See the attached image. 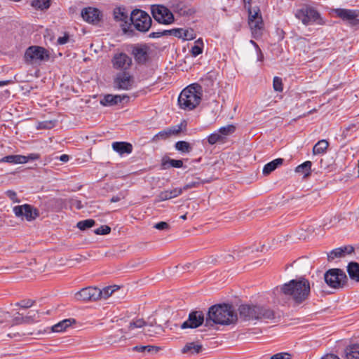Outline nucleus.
<instances>
[{"label": "nucleus", "mask_w": 359, "mask_h": 359, "mask_svg": "<svg viewBox=\"0 0 359 359\" xmlns=\"http://www.w3.org/2000/svg\"><path fill=\"white\" fill-rule=\"evenodd\" d=\"M280 291L283 294L289 297L295 304L299 305L309 299L311 285L309 280L300 277L283 284L280 287Z\"/></svg>", "instance_id": "f257e3e1"}, {"label": "nucleus", "mask_w": 359, "mask_h": 359, "mask_svg": "<svg viewBox=\"0 0 359 359\" xmlns=\"http://www.w3.org/2000/svg\"><path fill=\"white\" fill-rule=\"evenodd\" d=\"M236 320L237 314L231 305L217 304L210 307L205 326L212 327L214 324L230 325Z\"/></svg>", "instance_id": "f03ea898"}, {"label": "nucleus", "mask_w": 359, "mask_h": 359, "mask_svg": "<svg viewBox=\"0 0 359 359\" xmlns=\"http://www.w3.org/2000/svg\"><path fill=\"white\" fill-rule=\"evenodd\" d=\"M201 97V86L192 84L182 90L178 97V104L182 109L193 110L200 104Z\"/></svg>", "instance_id": "7ed1b4c3"}, {"label": "nucleus", "mask_w": 359, "mask_h": 359, "mask_svg": "<svg viewBox=\"0 0 359 359\" xmlns=\"http://www.w3.org/2000/svg\"><path fill=\"white\" fill-rule=\"evenodd\" d=\"M238 311L241 318L244 320L274 318L273 311L262 306L242 304L239 306Z\"/></svg>", "instance_id": "20e7f679"}, {"label": "nucleus", "mask_w": 359, "mask_h": 359, "mask_svg": "<svg viewBox=\"0 0 359 359\" xmlns=\"http://www.w3.org/2000/svg\"><path fill=\"white\" fill-rule=\"evenodd\" d=\"M295 17L305 26L324 25L325 20L321 16L320 12L309 4H304L295 13Z\"/></svg>", "instance_id": "39448f33"}, {"label": "nucleus", "mask_w": 359, "mask_h": 359, "mask_svg": "<svg viewBox=\"0 0 359 359\" xmlns=\"http://www.w3.org/2000/svg\"><path fill=\"white\" fill-rule=\"evenodd\" d=\"M50 59V53L45 48L39 46L28 47L24 55L25 62L28 65L40 64Z\"/></svg>", "instance_id": "423d86ee"}, {"label": "nucleus", "mask_w": 359, "mask_h": 359, "mask_svg": "<svg viewBox=\"0 0 359 359\" xmlns=\"http://www.w3.org/2000/svg\"><path fill=\"white\" fill-rule=\"evenodd\" d=\"M130 20L134 27L141 32H147L152 23V20L149 15L140 9H135L132 11Z\"/></svg>", "instance_id": "0eeeda50"}, {"label": "nucleus", "mask_w": 359, "mask_h": 359, "mask_svg": "<svg viewBox=\"0 0 359 359\" xmlns=\"http://www.w3.org/2000/svg\"><path fill=\"white\" fill-rule=\"evenodd\" d=\"M324 279L328 286L334 289L344 287L347 282L346 273L339 269H331L326 271Z\"/></svg>", "instance_id": "6e6552de"}, {"label": "nucleus", "mask_w": 359, "mask_h": 359, "mask_svg": "<svg viewBox=\"0 0 359 359\" xmlns=\"http://www.w3.org/2000/svg\"><path fill=\"white\" fill-rule=\"evenodd\" d=\"M151 14L154 20L161 24L170 25L175 20L172 13L163 5L152 6Z\"/></svg>", "instance_id": "1a4fd4ad"}, {"label": "nucleus", "mask_w": 359, "mask_h": 359, "mask_svg": "<svg viewBox=\"0 0 359 359\" xmlns=\"http://www.w3.org/2000/svg\"><path fill=\"white\" fill-rule=\"evenodd\" d=\"M334 13L337 17L351 27L357 26L359 24V10L337 8Z\"/></svg>", "instance_id": "9d476101"}, {"label": "nucleus", "mask_w": 359, "mask_h": 359, "mask_svg": "<svg viewBox=\"0 0 359 359\" xmlns=\"http://www.w3.org/2000/svg\"><path fill=\"white\" fill-rule=\"evenodd\" d=\"M100 289L95 287H88L81 289L75 294V299L82 302H93L100 299Z\"/></svg>", "instance_id": "9b49d317"}, {"label": "nucleus", "mask_w": 359, "mask_h": 359, "mask_svg": "<svg viewBox=\"0 0 359 359\" xmlns=\"http://www.w3.org/2000/svg\"><path fill=\"white\" fill-rule=\"evenodd\" d=\"M133 83V77L128 72L118 73L114 79V86L118 90H128L132 88Z\"/></svg>", "instance_id": "f8f14e48"}, {"label": "nucleus", "mask_w": 359, "mask_h": 359, "mask_svg": "<svg viewBox=\"0 0 359 359\" xmlns=\"http://www.w3.org/2000/svg\"><path fill=\"white\" fill-rule=\"evenodd\" d=\"M13 212L17 217H25L27 221L34 220L39 216V210L29 204L15 206Z\"/></svg>", "instance_id": "ddd939ff"}, {"label": "nucleus", "mask_w": 359, "mask_h": 359, "mask_svg": "<svg viewBox=\"0 0 359 359\" xmlns=\"http://www.w3.org/2000/svg\"><path fill=\"white\" fill-rule=\"evenodd\" d=\"M205 320V316L201 311H192L189 313L188 319L180 326L181 329H194L201 326Z\"/></svg>", "instance_id": "4468645a"}, {"label": "nucleus", "mask_w": 359, "mask_h": 359, "mask_svg": "<svg viewBox=\"0 0 359 359\" xmlns=\"http://www.w3.org/2000/svg\"><path fill=\"white\" fill-rule=\"evenodd\" d=\"M111 64L114 69L127 72L132 65V58L125 53H118L113 56Z\"/></svg>", "instance_id": "2eb2a0df"}, {"label": "nucleus", "mask_w": 359, "mask_h": 359, "mask_svg": "<svg viewBox=\"0 0 359 359\" xmlns=\"http://www.w3.org/2000/svg\"><path fill=\"white\" fill-rule=\"evenodd\" d=\"M81 16L87 22L95 25L101 21L102 14L101 11L96 8L88 7L82 10Z\"/></svg>", "instance_id": "dca6fc26"}, {"label": "nucleus", "mask_w": 359, "mask_h": 359, "mask_svg": "<svg viewBox=\"0 0 359 359\" xmlns=\"http://www.w3.org/2000/svg\"><path fill=\"white\" fill-rule=\"evenodd\" d=\"M132 55L137 64H145L149 58V48L146 45L135 46L132 49Z\"/></svg>", "instance_id": "f3484780"}, {"label": "nucleus", "mask_w": 359, "mask_h": 359, "mask_svg": "<svg viewBox=\"0 0 359 359\" xmlns=\"http://www.w3.org/2000/svg\"><path fill=\"white\" fill-rule=\"evenodd\" d=\"M183 192V189L180 188H174L172 189H167L161 191L156 198V202L164 201L166 200L172 199L180 196Z\"/></svg>", "instance_id": "a211bd4d"}, {"label": "nucleus", "mask_w": 359, "mask_h": 359, "mask_svg": "<svg viewBox=\"0 0 359 359\" xmlns=\"http://www.w3.org/2000/svg\"><path fill=\"white\" fill-rule=\"evenodd\" d=\"M248 25L254 38H257L262 35V31L264 29V22L262 17L258 18V19L255 21L249 22Z\"/></svg>", "instance_id": "6ab92c4d"}, {"label": "nucleus", "mask_w": 359, "mask_h": 359, "mask_svg": "<svg viewBox=\"0 0 359 359\" xmlns=\"http://www.w3.org/2000/svg\"><path fill=\"white\" fill-rule=\"evenodd\" d=\"M113 149L120 155L129 154L133 151V146L126 142H114L112 143Z\"/></svg>", "instance_id": "aec40b11"}, {"label": "nucleus", "mask_w": 359, "mask_h": 359, "mask_svg": "<svg viewBox=\"0 0 359 359\" xmlns=\"http://www.w3.org/2000/svg\"><path fill=\"white\" fill-rule=\"evenodd\" d=\"M202 345L196 344L194 342L187 343L182 349V352L183 353L188 354L189 355H192L194 354H198L202 351Z\"/></svg>", "instance_id": "412c9836"}, {"label": "nucleus", "mask_w": 359, "mask_h": 359, "mask_svg": "<svg viewBox=\"0 0 359 359\" xmlns=\"http://www.w3.org/2000/svg\"><path fill=\"white\" fill-rule=\"evenodd\" d=\"M76 323L74 318L65 319L52 327V330L54 332H60L65 331L67 327L71 326L73 323Z\"/></svg>", "instance_id": "4be33fe9"}, {"label": "nucleus", "mask_w": 359, "mask_h": 359, "mask_svg": "<svg viewBox=\"0 0 359 359\" xmlns=\"http://www.w3.org/2000/svg\"><path fill=\"white\" fill-rule=\"evenodd\" d=\"M346 359H359V344L348 346L345 349Z\"/></svg>", "instance_id": "5701e85b"}, {"label": "nucleus", "mask_w": 359, "mask_h": 359, "mask_svg": "<svg viewBox=\"0 0 359 359\" xmlns=\"http://www.w3.org/2000/svg\"><path fill=\"white\" fill-rule=\"evenodd\" d=\"M114 18L117 22H121L126 24L128 22V13L125 11L124 8L116 7L113 11Z\"/></svg>", "instance_id": "b1692460"}, {"label": "nucleus", "mask_w": 359, "mask_h": 359, "mask_svg": "<svg viewBox=\"0 0 359 359\" xmlns=\"http://www.w3.org/2000/svg\"><path fill=\"white\" fill-rule=\"evenodd\" d=\"M154 324H156L155 320L148 323L145 322L142 318H137L130 322L128 325V330H134L135 328H141L144 326L154 327Z\"/></svg>", "instance_id": "393cba45"}, {"label": "nucleus", "mask_w": 359, "mask_h": 359, "mask_svg": "<svg viewBox=\"0 0 359 359\" xmlns=\"http://www.w3.org/2000/svg\"><path fill=\"white\" fill-rule=\"evenodd\" d=\"M283 159L278 158L268 163H266L263 168V174L266 175L275 170L279 165H282Z\"/></svg>", "instance_id": "a878e982"}, {"label": "nucleus", "mask_w": 359, "mask_h": 359, "mask_svg": "<svg viewBox=\"0 0 359 359\" xmlns=\"http://www.w3.org/2000/svg\"><path fill=\"white\" fill-rule=\"evenodd\" d=\"M161 166L163 169H168L170 167L180 168L183 166V161L182 160L163 158L162 159Z\"/></svg>", "instance_id": "bb28decb"}, {"label": "nucleus", "mask_w": 359, "mask_h": 359, "mask_svg": "<svg viewBox=\"0 0 359 359\" xmlns=\"http://www.w3.org/2000/svg\"><path fill=\"white\" fill-rule=\"evenodd\" d=\"M347 272L352 280L359 282V264L350 262L347 266Z\"/></svg>", "instance_id": "cd10ccee"}, {"label": "nucleus", "mask_w": 359, "mask_h": 359, "mask_svg": "<svg viewBox=\"0 0 359 359\" xmlns=\"http://www.w3.org/2000/svg\"><path fill=\"white\" fill-rule=\"evenodd\" d=\"M1 162L9 163L13 164L25 163L26 160L22 155H8L3 157Z\"/></svg>", "instance_id": "c85d7f7f"}, {"label": "nucleus", "mask_w": 359, "mask_h": 359, "mask_svg": "<svg viewBox=\"0 0 359 359\" xmlns=\"http://www.w3.org/2000/svg\"><path fill=\"white\" fill-rule=\"evenodd\" d=\"M329 146V142L326 140H321L318 141L313 148V154H324Z\"/></svg>", "instance_id": "c756f323"}, {"label": "nucleus", "mask_w": 359, "mask_h": 359, "mask_svg": "<svg viewBox=\"0 0 359 359\" xmlns=\"http://www.w3.org/2000/svg\"><path fill=\"white\" fill-rule=\"evenodd\" d=\"M245 9H247L248 13V22L255 21L258 19L259 17H262L260 13V9L258 6L252 9V5L244 6Z\"/></svg>", "instance_id": "7c9ffc66"}, {"label": "nucleus", "mask_w": 359, "mask_h": 359, "mask_svg": "<svg viewBox=\"0 0 359 359\" xmlns=\"http://www.w3.org/2000/svg\"><path fill=\"white\" fill-rule=\"evenodd\" d=\"M172 11L180 15H187L189 14L187 8L182 1H177L172 4Z\"/></svg>", "instance_id": "2f4dec72"}, {"label": "nucleus", "mask_w": 359, "mask_h": 359, "mask_svg": "<svg viewBox=\"0 0 359 359\" xmlns=\"http://www.w3.org/2000/svg\"><path fill=\"white\" fill-rule=\"evenodd\" d=\"M312 163L309 161H305L304 163H302L301 165H298L295 171L298 173H301L304 175L305 177H307L311 173V168Z\"/></svg>", "instance_id": "473e14b6"}, {"label": "nucleus", "mask_w": 359, "mask_h": 359, "mask_svg": "<svg viewBox=\"0 0 359 359\" xmlns=\"http://www.w3.org/2000/svg\"><path fill=\"white\" fill-rule=\"evenodd\" d=\"M175 149L182 153H189L192 150L191 144L186 141H178L175 144Z\"/></svg>", "instance_id": "72a5a7b5"}, {"label": "nucleus", "mask_w": 359, "mask_h": 359, "mask_svg": "<svg viewBox=\"0 0 359 359\" xmlns=\"http://www.w3.org/2000/svg\"><path fill=\"white\" fill-rule=\"evenodd\" d=\"M120 287L117 285L114 286H108L102 290H100V299H107L110 297L116 290H118Z\"/></svg>", "instance_id": "f704fd0d"}, {"label": "nucleus", "mask_w": 359, "mask_h": 359, "mask_svg": "<svg viewBox=\"0 0 359 359\" xmlns=\"http://www.w3.org/2000/svg\"><path fill=\"white\" fill-rule=\"evenodd\" d=\"M133 350L135 351L140 352V353H151L153 351H155L157 353L159 351V347L155 346H135L133 348Z\"/></svg>", "instance_id": "c9c22d12"}, {"label": "nucleus", "mask_w": 359, "mask_h": 359, "mask_svg": "<svg viewBox=\"0 0 359 359\" xmlns=\"http://www.w3.org/2000/svg\"><path fill=\"white\" fill-rule=\"evenodd\" d=\"M32 6L36 9L44 10L48 8L50 4L49 0H33Z\"/></svg>", "instance_id": "e433bc0d"}, {"label": "nucleus", "mask_w": 359, "mask_h": 359, "mask_svg": "<svg viewBox=\"0 0 359 359\" xmlns=\"http://www.w3.org/2000/svg\"><path fill=\"white\" fill-rule=\"evenodd\" d=\"M236 130V127L233 125H227L226 126L221 127L218 130V133L224 137V140L228 135H231Z\"/></svg>", "instance_id": "4c0bfd02"}, {"label": "nucleus", "mask_w": 359, "mask_h": 359, "mask_svg": "<svg viewBox=\"0 0 359 359\" xmlns=\"http://www.w3.org/2000/svg\"><path fill=\"white\" fill-rule=\"evenodd\" d=\"M95 224V220L92 219H85V220H82V221H80L77 223L76 224V226L80 229V230H86L87 229H89L92 226H93Z\"/></svg>", "instance_id": "58836bf2"}, {"label": "nucleus", "mask_w": 359, "mask_h": 359, "mask_svg": "<svg viewBox=\"0 0 359 359\" xmlns=\"http://www.w3.org/2000/svg\"><path fill=\"white\" fill-rule=\"evenodd\" d=\"M184 124V126L186 127V121H183L179 125H176V126H172L169 128H167L168 130V133H169V135L170 137L171 135H179L182 130V126Z\"/></svg>", "instance_id": "ea45409f"}, {"label": "nucleus", "mask_w": 359, "mask_h": 359, "mask_svg": "<svg viewBox=\"0 0 359 359\" xmlns=\"http://www.w3.org/2000/svg\"><path fill=\"white\" fill-rule=\"evenodd\" d=\"M224 137L220 135L218 131L210 134L208 137V142L210 144L212 145L219 142H223Z\"/></svg>", "instance_id": "a19ab883"}, {"label": "nucleus", "mask_w": 359, "mask_h": 359, "mask_svg": "<svg viewBox=\"0 0 359 359\" xmlns=\"http://www.w3.org/2000/svg\"><path fill=\"white\" fill-rule=\"evenodd\" d=\"M100 104L103 106H113L116 104L114 99V95L107 94L100 100Z\"/></svg>", "instance_id": "79ce46f5"}, {"label": "nucleus", "mask_w": 359, "mask_h": 359, "mask_svg": "<svg viewBox=\"0 0 359 359\" xmlns=\"http://www.w3.org/2000/svg\"><path fill=\"white\" fill-rule=\"evenodd\" d=\"M342 249L340 248L332 250L330 253L327 254V259L329 261L334 260L336 258L344 257L341 252Z\"/></svg>", "instance_id": "37998d69"}, {"label": "nucleus", "mask_w": 359, "mask_h": 359, "mask_svg": "<svg viewBox=\"0 0 359 359\" xmlns=\"http://www.w3.org/2000/svg\"><path fill=\"white\" fill-rule=\"evenodd\" d=\"M203 183V182H202L199 178H197L196 180H195L194 181L187 183L182 188H180V189H183V191H187L189 189L198 187Z\"/></svg>", "instance_id": "c03bdc74"}, {"label": "nucleus", "mask_w": 359, "mask_h": 359, "mask_svg": "<svg viewBox=\"0 0 359 359\" xmlns=\"http://www.w3.org/2000/svg\"><path fill=\"white\" fill-rule=\"evenodd\" d=\"M196 43H201V46H198V45H194L192 48H191V53L192 54L193 56H198V55L201 54L202 52H203V41L201 39H198L196 41Z\"/></svg>", "instance_id": "a18cd8bd"}, {"label": "nucleus", "mask_w": 359, "mask_h": 359, "mask_svg": "<svg viewBox=\"0 0 359 359\" xmlns=\"http://www.w3.org/2000/svg\"><path fill=\"white\" fill-rule=\"evenodd\" d=\"M273 88L275 91L282 92L283 90L282 79L278 76H275L273 81Z\"/></svg>", "instance_id": "49530a36"}, {"label": "nucleus", "mask_w": 359, "mask_h": 359, "mask_svg": "<svg viewBox=\"0 0 359 359\" xmlns=\"http://www.w3.org/2000/svg\"><path fill=\"white\" fill-rule=\"evenodd\" d=\"M38 318L37 311H30L28 314L24 317L25 323H32L36 321Z\"/></svg>", "instance_id": "de8ad7c7"}, {"label": "nucleus", "mask_w": 359, "mask_h": 359, "mask_svg": "<svg viewBox=\"0 0 359 359\" xmlns=\"http://www.w3.org/2000/svg\"><path fill=\"white\" fill-rule=\"evenodd\" d=\"M111 232V228L107 225H102L99 228L94 230V233L97 235H107Z\"/></svg>", "instance_id": "09e8293b"}, {"label": "nucleus", "mask_w": 359, "mask_h": 359, "mask_svg": "<svg viewBox=\"0 0 359 359\" xmlns=\"http://www.w3.org/2000/svg\"><path fill=\"white\" fill-rule=\"evenodd\" d=\"M196 38V34L193 29H184L182 39L183 40H193Z\"/></svg>", "instance_id": "8fccbe9b"}, {"label": "nucleus", "mask_w": 359, "mask_h": 359, "mask_svg": "<svg viewBox=\"0 0 359 359\" xmlns=\"http://www.w3.org/2000/svg\"><path fill=\"white\" fill-rule=\"evenodd\" d=\"M292 355L287 352H281L276 353L270 357L269 359H291Z\"/></svg>", "instance_id": "3c124183"}, {"label": "nucleus", "mask_w": 359, "mask_h": 359, "mask_svg": "<svg viewBox=\"0 0 359 359\" xmlns=\"http://www.w3.org/2000/svg\"><path fill=\"white\" fill-rule=\"evenodd\" d=\"M34 302H35V301L32 300V299H23V300L20 301V302H18L16 304V305L19 306L23 309H28V308H30L31 306H32L34 305Z\"/></svg>", "instance_id": "603ef678"}, {"label": "nucleus", "mask_w": 359, "mask_h": 359, "mask_svg": "<svg viewBox=\"0 0 359 359\" xmlns=\"http://www.w3.org/2000/svg\"><path fill=\"white\" fill-rule=\"evenodd\" d=\"M163 331V329L161 325H156L155 327H154V330H150V329H148L146 332H147V334L149 335V336H153L154 334H160Z\"/></svg>", "instance_id": "864d4df0"}, {"label": "nucleus", "mask_w": 359, "mask_h": 359, "mask_svg": "<svg viewBox=\"0 0 359 359\" xmlns=\"http://www.w3.org/2000/svg\"><path fill=\"white\" fill-rule=\"evenodd\" d=\"M358 128V126L355 123H351L344 128L342 133V135L344 138H346L349 135V131L351 130H356Z\"/></svg>", "instance_id": "5fc2aeb1"}, {"label": "nucleus", "mask_w": 359, "mask_h": 359, "mask_svg": "<svg viewBox=\"0 0 359 359\" xmlns=\"http://www.w3.org/2000/svg\"><path fill=\"white\" fill-rule=\"evenodd\" d=\"M170 137L168 129L160 131L154 136V139L165 140Z\"/></svg>", "instance_id": "6e6d98bb"}, {"label": "nucleus", "mask_w": 359, "mask_h": 359, "mask_svg": "<svg viewBox=\"0 0 359 359\" xmlns=\"http://www.w3.org/2000/svg\"><path fill=\"white\" fill-rule=\"evenodd\" d=\"M10 318L11 315L8 312H5L0 309V324L7 322Z\"/></svg>", "instance_id": "4d7b16f0"}, {"label": "nucleus", "mask_w": 359, "mask_h": 359, "mask_svg": "<svg viewBox=\"0 0 359 359\" xmlns=\"http://www.w3.org/2000/svg\"><path fill=\"white\" fill-rule=\"evenodd\" d=\"M114 101H116V104L118 103H121L124 101L128 102L129 100V97L126 95H114Z\"/></svg>", "instance_id": "13d9d810"}, {"label": "nucleus", "mask_w": 359, "mask_h": 359, "mask_svg": "<svg viewBox=\"0 0 359 359\" xmlns=\"http://www.w3.org/2000/svg\"><path fill=\"white\" fill-rule=\"evenodd\" d=\"M340 248L342 249L343 252H341L343 257H345L346 255H350L354 251V248L351 245H346L341 247Z\"/></svg>", "instance_id": "bf43d9fd"}, {"label": "nucleus", "mask_w": 359, "mask_h": 359, "mask_svg": "<svg viewBox=\"0 0 359 359\" xmlns=\"http://www.w3.org/2000/svg\"><path fill=\"white\" fill-rule=\"evenodd\" d=\"M154 228L158 230H167L169 229L170 226L169 224L165 222H160L158 223H156L154 226Z\"/></svg>", "instance_id": "052dcab7"}, {"label": "nucleus", "mask_w": 359, "mask_h": 359, "mask_svg": "<svg viewBox=\"0 0 359 359\" xmlns=\"http://www.w3.org/2000/svg\"><path fill=\"white\" fill-rule=\"evenodd\" d=\"M18 316L15 317L13 319V325H19L22 323H25V316H21L20 313H18Z\"/></svg>", "instance_id": "680f3d73"}, {"label": "nucleus", "mask_w": 359, "mask_h": 359, "mask_svg": "<svg viewBox=\"0 0 359 359\" xmlns=\"http://www.w3.org/2000/svg\"><path fill=\"white\" fill-rule=\"evenodd\" d=\"M184 29L182 28H174L172 29V36L182 39L183 35Z\"/></svg>", "instance_id": "e2e57ef3"}, {"label": "nucleus", "mask_w": 359, "mask_h": 359, "mask_svg": "<svg viewBox=\"0 0 359 359\" xmlns=\"http://www.w3.org/2000/svg\"><path fill=\"white\" fill-rule=\"evenodd\" d=\"M24 157L25 158L26 163H27L29 161H35V160L39 159L40 155L39 154L33 153V154H29L28 156H24Z\"/></svg>", "instance_id": "0e129e2a"}, {"label": "nucleus", "mask_w": 359, "mask_h": 359, "mask_svg": "<svg viewBox=\"0 0 359 359\" xmlns=\"http://www.w3.org/2000/svg\"><path fill=\"white\" fill-rule=\"evenodd\" d=\"M6 195L13 201H17V194L13 190H8L6 191Z\"/></svg>", "instance_id": "69168bd1"}, {"label": "nucleus", "mask_w": 359, "mask_h": 359, "mask_svg": "<svg viewBox=\"0 0 359 359\" xmlns=\"http://www.w3.org/2000/svg\"><path fill=\"white\" fill-rule=\"evenodd\" d=\"M69 40V35L65 34L63 36L57 39V43L60 45L65 44Z\"/></svg>", "instance_id": "338daca9"}, {"label": "nucleus", "mask_w": 359, "mask_h": 359, "mask_svg": "<svg viewBox=\"0 0 359 359\" xmlns=\"http://www.w3.org/2000/svg\"><path fill=\"white\" fill-rule=\"evenodd\" d=\"M321 359H340L337 355L334 354H326L321 358Z\"/></svg>", "instance_id": "774afa93"}]
</instances>
